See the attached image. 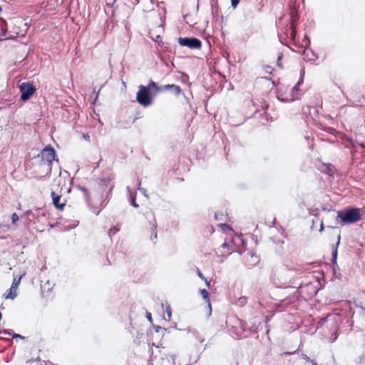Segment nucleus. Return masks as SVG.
<instances>
[{"instance_id":"nucleus-12","label":"nucleus","mask_w":365,"mask_h":365,"mask_svg":"<svg viewBox=\"0 0 365 365\" xmlns=\"http://www.w3.org/2000/svg\"><path fill=\"white\" fill-rule=\"evenodd\" d=\"M158 350L156 353L153 352L151 355V359L153 361H156L158 358H160L162 360L167 359V355L165 351H163V349H159L157 347Z\"/></svg>"},{"instance_id":"nucleus-4","label":"nucleus","mask_w":365,"mask_h":365,"mask_svg":"<svg viewBox=\"0 0 365 365\" xmlns=\"http://www.w3.org/2000/svg\"><path fill=\"white\" fill-rule=\"evenodd\" d=\"M297 90L296 89V86H293L292 88H280L279 90V95L280 96V99L284 102L293 101L297 98Z\"/></svg>"},{"instance_id":"nucleus-25","label":"nucleus","mask_w":365,"mask_h":365,"mask_svg":"<svg viewBox=\"0 0 365 365\" xmlns=\"http://www.w3.org/2000/svg\"><path fill=\"white\" fill-rule=\"evenodd\" d=\"M227 243H225H225H223V244L222 245V246H221V248H222V249H225V248H227Z\"/></svg>"},{"instance_id":"nucleus-3","label":"nucleus","mask_w":365,"mask_h":365,"mask_svg":"<svg viewBox=\"0 0 365 365\" xmlns=\"http://www.w3.org/2000/svg\"><path fill=\"white\" fill-rule=\"evenodd\" d=\"M21 92V100L26 101L29 100L36 92V88L33 83L24 82L19 86Z\"/></svg>"},{"instance_id":"nucleus-1","label":"nucleus","mask_w":365,"mask_h":365,"mask_svg":"<svg viewBox=\"0 0 365 365\" xmlns=\"http://www.w3.org/2000/svg\"><path fill=\"white\" fill-rule=\"evenodd\" d=\"M161 91L162 88H160L157 83L153 81H150L147 86L140 85L136 96L137 101L141 106L148 107L153 103V96L152 94H156Z\"/></svg>"},{"instance_id":"nucleus-6","label":"nucleus","mask_w":365,"mask_h":365,"mask_svg":"<svg viewBox=\"0 0 365 365\" xmlns=\"http://www.w3.org/2000/svg\"><path fill=\"white\" fill-rule=\"evenodd\" d=\"M41 157L43 161L50 165L55 159L56 151L51 146H47L42 150Z\"/></svg>"},{"instance_id":"nucleus-28","label":"nucleus","mask_w":365,"mask_h":365,"mask_svg":"<svg viewBox=\"0 0 365 365\" xmlns=\"http://www.w3.org/2000/svg\"><path fill=\"white\" fill-rule=\"evenodd\" d=\"M293 353H294V352H285L284 354H293Z\"/></svg>"},{"instance_id":"nucleus-30","label":"nucleus","mask_w":365,"mask_h":365,"mask_svg":"<svg viewBox=\"0 0 365 365\" xmlns=\"http://www.w3.org/2000/svg\"><path fill=\"white\" fill-rule=\"evenodd\" d=\"M4 334H7V332H6V331H4ZM8 334H9V335H11V334L10 332H8Z\"/></svg>"},{"instance_id":"nucleus-13","label":"nucleus","mask_w":365,"mask_h":365,"mask_svg":"<svg viewBox=\"0 0 365 365\" xmlns=\"http://www.w3.org/2000/svg\"><path fill=\"white\" fill-rule=\"evenodd\" d=\"M299 19V16L297 11L295 9H292L290 12V25L293 24V25H297Z\"/></svg>"},{"instance_id":"nucleus-2","label":"nucleus","mask_w":365,"mask_h":365,"mask_svg":"<svg viewBox=\"0 0 365 365\" xmlns=\"http://www.w3.org/2000/svg\"><path fill=\"white\" fill-rule=\"evenodd\" d=\"M344 224H351L359 221L361 219L360 208H347L338 212V216Z\"/></svg>"},{"instance_id":"nucleus-7","label":"nucleus","mask_w":365,"mask_h":365,"mask_svg":"<svg viewBox=\"0 0 365 365\" xmlns=\"http://www.w3.org/2000/svg\"><path fill=\"white\" fill-rule=\"evenodd\" d=\"M54 206L60 210H63L66 205V200L61 198V195L52 191L51 193Z\"/></svg>"},{"instance_id":"nucleus-20","label":"nucleus","mask_w":365,"mask_h":365,"mask_svg":"<svg viewBox=\"0 0 365 365\" xmlns=\"http://www.w3.org/2000/svg\"><path fill=\"white\" fill-rule=\"evenodd\" d=\"M239 3L240 0H231V5L233 8H236Z\"/></svg>"},{"instance_id":"nucleus-24","label":"nucleus","mask_w":365,"mask_h":365,"mask_svg":"<svg viewBox=\"0 0 365 365\" xmlns=\"http://www.w3.org/2000/svg\"><path fill=\"white\" fill-rule=\"evenodd\" d=\"M151 230H152L153 232H154V233L152 234V235H153L154 238L156 239L157 238V232H156V230H153V229H151ZM150 238L153 240V236H150Z\"/></svg>"},{"instance_id":"nucleus-16","label":"nucleus","mask_w":365,"mask_h":365,"mask_svg":"<svg viewBox=\"0 0 365 365\" xmlns=\"http://www.w3.org/2000/svg\"><path fill=\"white\" fill-rule=\"evenodd\" d=\"M118 231H120V226L116 225V226H114L109 229L108 234L110 236H112L113 235H114L115 232H117Z\"/></svg>"},{"instance_id":"nucleus-17","label":"nucleus","mask_w":365,"mask_h":365,"mask_svg":"<svg viewBox=\"0 0 365 365\" xmlns=\"http://www.w3.org/2000/svg\"><path fill=\"white\" fill-rule=\"evenodd\" d=\"M21 276H20L18 279L17 278H14V280H13V282H12V284H11V287H13L14 289H16L18 288V286L19 284H20V282H21Z\"/></svg>"},{"instance_id":"nucleus-19","label":"nucleus","mask_w":365,"mask_h":365,"mask_svg":"<svg viewBox=\"0 0 365 365\" xmlns=\"http://www.w3.org/2000/svg\"><path fill=\"white\" fill-rule=\"evenodd\" d=\"M11 222L16 223L19 220V216L16 213H13L11 215Z\"/></svg>"},{"instance_id":"nucleus-15","label":"nucleus","mask_w":365,"mask_h":365,"mask_svg":"<svg viewBox=\"0 0 365 365\" xmlns=\"http://www.w3.org/2000/svg\"><path fill=\"white\" fill-rule=\"evenodd\" d=\"M135 195L136 194H133L132 192L130 193V204L132 205V206H133L134 207L137 208L139 207V205L136 203L135 202Z\"/></svg>"},{"instance_id":"nucleus-5","label":"nucleus","mask_w":365,"mask_h":365,"mask_svg":"<svg viewBox=\"0 0 365 365\" xmlns=\"http://www.w3.org/2000/svg\"><path fill=\"white\" fill-rule=\"evenodd\" d=\"M178 43L181 46H185L190 49H200L202 47V42L200 40L195 37L182 38L179 37L178 39Z\"/></svg>"},{"instance_id":"nucleus-8","label":"nucleus","mask_w":365,"mask_h":365,"mask_svg":"<svg viewBox=\"0 0 365 365\" xmlns=\"http://www.w3.org/2000/svg\"><path fill=\"white\" fill-rule=\"evenodd\" d=\"M287 31L289 32L292 43L298 48H302L303 45H300L297 41V25H293V24H292Z\"/></svg>"},{"instance_id":"nucleus-10","label":"nucleus","mask_w":365,"mask_h":365,"mask_svg":"<svg viewBox=\"0 0 365 365\" xmlns=\"http://www.w3.org/2000/svg\"><path fill=\"white\" fill-rule=\"evenodd\" d=\"M160 88H162V91L170 90L177 96H179L182 91L180 87L175 84H167Z\"/></svg>"},{"instance_id":"nucleus-31","label":"nucleus","mask_w":365,"mask_h":365,"mask_svg":"<svg viewBox=\"0 0 365 365\" xmlns=\"http://www.w3.org/2000/svg\"><path fill=\"white\" fill-rule=\"evenodd\" d=\"M337 251H335L334 252V257L336 256Z\"/></svg>"},{"instance_id":"nucleus-11","label":"nucleus","mask_w":365,"mask_h":365,"mask_svg":"<svg viewBox=\"0 0 365 365\" xmlns=\"http://www.w3.org/2000/svg\"><path fill=\"white\" fill-rule=\"evenodd\" d=\"M145 215V217L148 220V221L151 225V229H153V230H156L157 222L155 218L154 213L152 211L149 210V211H147Z\"/></svg>"},{"instance_id":"nucleus-26","label":"nucleus","mask_w":365,"mask_h":365,"mask_svg":"<svg viewBox=\"0 0 365 365\" xmlns=\"http://www.w3.org/2000/svg\"><path fill=\"white\" fill-rule=\"evenodd\" d=\"M230 254V252L228 250L227 252H222V255H228Z\"/></svg>"},{"instance_id":"nucleus-23","label":"nucleus","mask_w":365,"mask_h":365,"mask_svg":"<svg viewBox=\"0 0 365 365\" xmlns=\"http://www.w3.org/2000/svg\"><path fill=\"white\" fill-rule=\"evenodd\" d=\"M12 337L13 338H21V339H24V336H21L20 334H12Z\"/></svg>"},{"instance_id":"nucleus-9","label":"nucleus","mask_w":365,"mask_h":365,"mask_svg":"<svg viewBox=\"0 0 365 365\" xmlns=\"http://www.w3.org/2000/svg\"><path fill=\"white\" fill-rule=\"evenodd\" d=\"M200 292L202 298L205 300V302L207 303V314L208 316H210L212 313V307L210 302V293L205 289H202L200 290Z\"/></svg>"},{"instance_id":"nucleus-21","label":"nucleus","mask_w":365,"mask_h":365,"mask_svg":"<svg viewBox=\"0 0 365 365\" xmlns=\"http://www.w3.org/2000/svg\"><path fill=\"white\" fill-rule=\"evenodd\" d=\"M197 275H198V277H199L201 279H202V280H203V279H205L204 275L202 274V273L201 272V271H200V270H199V269L197 270Z\"/></svg>"},{"instance_id":"nucleus-32","label":"nucleus","mask_w":365,"mask_h":365,"mask_svg":"<svg viewBox=\"0 0 365 365\" xmlns=\"http://www.w3.org/2000/svg\"><path fill=\"white\" fill-rule=\"evenodd\" d=\"M2 11V8L0 6V12Z\"/></svg>"},{"instance_id":"nucleus-14","label":"nucleus","mask_w":365,"mask_h":365,"mask_svg":"<svg viewBox=\"0 0 365 365\" xmlns=\"http://www.w3.org/2000/svg\"><path fill=\"white\" fill-rule=\"evenodd\" d=\"M16 289H14L13 287H11L5 294V298L14 299L16 297Z\"/></svg>"},{"instance_id":"nucleus-29","label":"nucleus","mask_w":365,"mask_h":365,"mask_svg":"<svg viewBox=\"0 0 365 365\" xmlns=\"http://www.w3.org/2000/svg\"><path fill=\"white\" fill-rule=\"evenodd\" d=\"M323 228H324V227H323V224L322 223V224H321V229H320V231H322V230H323Z\"/></svg>"},{"instance_id":"nucleus-18","label":"nucleus","mask_w":365,"mask_h":365,"mask_svg":"<svg viewBox=\"0 0 365 365\" xmlns=\"http://www.w3.org/2000/svg\"><path fill=\"white\" fill-rule=\"evenodd\" d=\"M282 58H283V54L282 53H277V65L279 68H282L283 67L282 63Z\"/></svg>"},{"instance_id":"nucleus-27","label":"nucleus","mask_w":365,"mask_h":365,"mask_svg":"<svg viewBox=\"0 0 365 365\" xmlns=\"http://www.w3.org/2000/svg\"><path fill=\"white\" fill-rule=\"evenodd\" d=\"M148 318L149 319H151V314H150V313H148Z\"/></svg>"},{"instance_id":"nucleus-22","label":"nucleus","mask_w":365,"mask_h":365,"mask_svg":"<svg viewBox=\"0 0 365 365\" xmlns=\"http://www.w3.org/2000/svg\"><path fill=\"white\" fill-rule=\"evenodd\" d=\"M207 285V287H210V282L211 281L210 280H207V278L205 277V279H203Z\"/></svg>"}]
</instances>
